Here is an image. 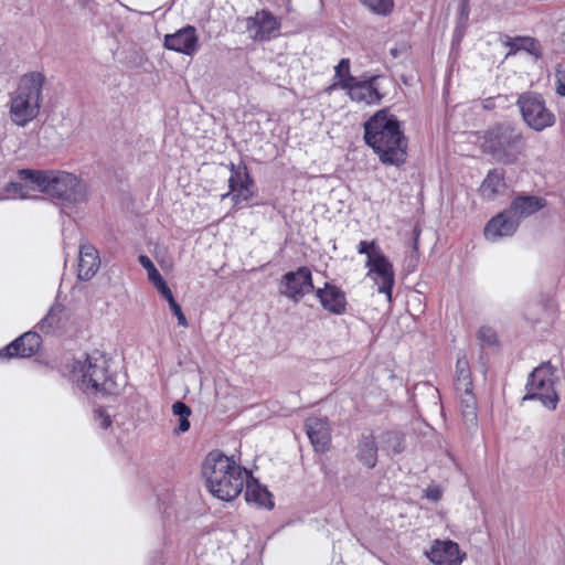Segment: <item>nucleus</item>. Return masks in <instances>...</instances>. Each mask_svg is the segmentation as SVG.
<instances>
[{
	"label": "nucleus",
	"mask_w": 565,
	"mask_h": 565,
	"mask_svg": "<svg viewBox=\"0 0 565 565\" xmlns=\"http://www.w3.org/2000/svg\"><path fill=\"white\" fill-rule=\"evenodd\" d=\"M364 139L387 164H401L406 159V140L394 116L377 111L364 125Z\"/></svg>",
	"instance_id": "1"
},
{
	"label": "nucleus",
	"mask_w": 565,
	"mask_h": 565,
	"mask_svg": "<svg viewBox=\"0 0 565 565\" xmlns=\"http://www.w3.org/2000/svg\"><path fill=\"white\" fill-rule=\"evenodd\" d=\"M471 393H472V390L470 391V393L465 392V394L461 397V403L467 408L468 414L471 415V417L475 419L476 418V414H475L476 401Z\"/></svg>",
	"instance_id": "33"
},
{
	"label": "nucleus",
	"mask_w": 565,
	"mask_h": 565,
	"mask_svg": "<svg viewBox=\"0 0 565 565\" xmlns=\"http://www.w3.org/2000/svg\"><path fill=\"white\" fill-rule=\"evenodd\" d=\"M347 93L352 102L366 106L377 103L381 98L370 81L356 79L349 86Z\"/></svg>",
	"instance_id": "18"
},
{
	"label": "nucleus",
	"mask_w": 565,
	"mask_h": 565,
	"mask_svg": "<svg viewBox=\"0 0 565 565\" xmlns=\"http://www.w3.org/2000/svg\"><path fill=\"white\" fill-rule=\"evenodd\" d=\"M521 135L512 127L500 126L490 130L486 137L484 148L500 160L514 161Z\"/></svg>",
	"instance_id": "6"
},
{
	"label": "nucleus",
	"mask_w": 565,
	"mask_h": 565,
	"mask_svg": "<svg viewBox=\"0 0 565 565\" xmlns=\"http://www.w3.org/2000/svg\"><path fill=\"white\" fill-rule=\"evenodd\" d=\"M177 318L181 326H183V327L186 326V319L182 311L177 315Z\"/></svg>",
	"instance_id": "38"
},
{
	"label": "nucleus",
	"mask_w": 565,
	"mask_h": 565,
	"mask_svg": "<svg viewBox=\"0 0 565 565\" xmlns=\"http://www.w3.org/2000/svg\"><path fill=\"white\" fill-rule=\"evenodd\" d=\"M335 75H334V82L330 86L326 88V92L328 94H331L333 89L337 87H341L342 89L347 90L351 84H353L358 78L353 77L350 74V67H349V61L342 60L337 66H335Z\"/></svg>",
	"instance_id": "26"
},
{
	"label": "nucleus",
	"mask_w": 565,
	"mask_h": 565,
	"mask_svg": "<svg viewBox=\"0 0 565 565\" xmlns=\"http://www.w3.org/2000/svg\"><path fill=\"white\" fill-rule=\"evenodd\" d=\"M369 10L376 14L387 15L393 9V0H360Z\"/></svg>",
	"instance_id": "29"
},
{
	"label": "nucleus",
	"mask_w": 565,
	"mask_h": 565,
	"mask_svg": "<svg viewBox=\"0 0 565 565\" xmlns=\"http://www.w3.org/2000/svg\"><path fill=\"white\" fill-rule=\"evenodd\" d=\"M278 28V20L267 11H259L247 20V32L255 40L267 39Z\"/></svg>",
	"instance_id": "14"
},
{
	"label": "nucleus",
	"mask_w": 565,
	"mask_h": 565,
	"mask_svg": "<svg viewBox=\"0 0 565 565\" xmlns=\"http://www.w3.org/2000/svg\"><path fill=\"white\" fill-rule=\"evenodd\" d=\"M148 273V279L153 284V286L157 288V290L161 294H163L166 290H169L170 288L167 286L166 281L162 279L161 275L157 270L156 267H152Z\"/></svg>",
	"instance_id": "31"
},
{
	"label": "nucleus",
	"mask_w": 565,
	"mask_h": 565,
	"mask_svg": "<svg viewBox=\"0 0 565 565\" xmlns=\"http://www.w3.org/2000/svg\"><path fill=\"white\" fill-rule=\"evenodd\" d=\"M245 498L249 502H255L263 507H270V494L256 479L248 476L246 472L245 483Z\"/></svg>",
	"instance_id": "24"
},
{
	"label": "nucleus",
	"mask_w": 565,
	"mask_h": 565,
	"mask_svg": "<svg viewBox=\"0 0 565 565\" xmlns=\"http://www.w3.org/2000/svg\"><path fill=\"white\" fill-rule=\"evenodd\" d=\"M71 184L72 185L67 188V193L64 198V201L71 205L86 202L89 196L88 185L75 174L72 175Z\"/></svg>",
	"instance_id": "25"
},
{
	"label": "nucleus",
	"mask_w": 565,
	"mask_h": 565,
	"mask_svg": "<svg viewBox=\"0 0 565 565\" xmlns=\"http://www.w3.org/2000/svg\"><path fill=\"white\" fill-rule=\"evenodd\" d=\"M317 297L326 310L334 315H342L345 311V296L339 288L326 285L324 288L317 290Z\"/></svg>",
	"instance_id": "17"
},
{
	"label": "nucleus",
	"mask_w": 565,
	"mask_h": 565,
	"mask_svg": "<svg viewBox=\"0 0 565 565\" xmlns=\"http://www.w3.org/2000/svg\"><path fill=\"white\" fill-rule=\"evenodd\" d=\"M109 425H110V419H109V418L105 419V422H104V426H105V427H108Z\"/></svg>",
	"instance_id": "40"
},
{
	"label": "nucleus",
	"mask_w": 565,
	"mask_h": 565,
	"mask_svg": "<svg viewBox=\"0 0 565 565\" xmlns=\"http://www.w3.org/2000/svg\"><path fill=\"white\" fill-rule=\"evenodd\" d=\"M479 339L489 345H493L498 342V335L495 331L489 327H483L480 329Z\"/></svg>",
	"instance_id": "32"
},
{
	"label": "nucleus",
	"mask_w": 565,
	"mask_h": 565,
	"mask_svg": "<svg viewBox=\"0 0 565 565\" xmlns=\"http://www.w3.org/2000/svg\"><path fill=\"white\" fill-rule=\"evenodd\" d=\"M558 93H559L561 95H565V86L559 87V88H558Z\"/></svg>",
	"instance_id": "39"
},
{
	"label": "nucleus",
	"mask_w": 565,
	"mask_h": 565,
	"mask_svg": "<svg viewBox=\"0 0 565 565\" xmlns=\"http://www.w3.org/2000/svg\"><path fill=\"white\" fill-rule=\"evenodd\" d=\"M40 338L35 333H24L17 341L11 343L6 349V355L9 358L12 356H29L31 355L39 347Z\"/></svg>",
	"instance_id": "19"
},
{
	"label": "nucleus",
	"mask_w": 565,
	"mask_h": 565,
	"mask_svg": "<svg viewBox=\"0 0 565 565\" xmlns=\"http://www.w3.org/2000/svg\"><path fill=\"white\" fill-rule=\"evenodd\" d=\"M47 174L46 172L34 170H20L18 172V178L23 183L26 196L30 192L45 193Z\"/></svg>",
	"instance_id": "21"
},
{
	"label": "nucleus",
	"mask_w": 565,
	"mask_h": 565,
	"mask_svg": "<svg viewBox=\"0 0 565 565\" xmlns=\"http://www.w3.org/2000/svg\"><path fill=\"white\" fill-rule=\"evenodd\" d=\"M359 252L366 255V279L372 281L379 292L385 294L386 301H391L394 284V270L390 260L382 250L372 242H361Z\"/></svg>",
	"instance_id": "4"
},
{
	"label": "nucleus",
	"mask_w": 565,
	"mask_h": 565,
	"mask_svg": "<svg viewBox=\"0 0 565 565\" xmlns=\"http://www.w3.org/2000/svg\"><path fill=\"white\" fill-rule=\"evenodd\" d=\"M312 288L311 274L307 268H299L295 273L286 274L280 286L281 292L295 301H298Z\"/></svg>",
	"instance_id": "9"
},
{
	"label": "nucleus",
	"mask_w": 565,
	"mask_h": 565,
	"mask_svg": "<svg viewBox=\"0 0 565 565\" xmlns=\"http://www.w3.org/2000/svg\"><path fill=\"white\" fill-rule=\"evenodd\" d=\"M161 296L163 298L167 299V301L169 302V306L171 308V310L173 311V313L177 316L179 312H181V307L177 303V301L174 300L173 298V295L171 292V290H166L163 294H161Z\"/></svg>",
	"instance_id": "36"
},
{
	"label": "nucleus",
	"mask_w": 565,
	"mask_h": 565,
	"mask_svg": "<svg viewBox=\"0 0 565 565\" xmlns=\"http://www.w3.org/2000/svg\"><path fill=\"white\" fill-rule=\"evenodd\" d=\"M43 84L44 75L38 72L20 78L10 107V116L15 125L23 127L39 115Z\"/></svg>",
	"instance_id": "3"
},
{
	"label": "nucleus",
	"mask_w": 565,
	"mask_h": 565,
	"mask_svg": "<svg viewBox=\"0 0 565 565\" xmlns=\"http://www.w3.org/2000/svg\"><path fill=\"white\" fill-rule=\"evenodd\" d=\"M557 369L551 363H543L531 373L524 398H539L544 405L554 408L558 401L556 382Z\"/></svg>",
	"instance_id": "5"
},
{
	"label": "nucleus",
	"mask_w": 565,
	"mask_h": 565,
	"mask_svg": "<svg viewBox=\"0 0 565 565\" xmlns=\"http://www.w3.org/2000/svg\"><path fill=\"white\" fill-rule=\"evenodd\" d=\"M139 263L147 271L154 267L153 263L147 256L143 255L139 257Z\"/></svg>",
	"instance_id": "37"
},
{
	"label": "nucleus",
	"mask_w": 565,
	"mask_h": 565,
	"mask_svg": "<svg viewBox=\"0 0 565 565\" xmlns=\"http://www.w3.org/2000/svg\"><path fill=\"white\" fill-rule=\"evenodd\" d=\"M100 257L97 248L90 244H82L78 252L77 277L90 280L99 270Z\"/></svg>",
	"instance_id": "13"
},
{
	"label": "nucleus",
	"mask_w": 565,
	"mask_h": 565,
	"mask_svg": "<svg viewBox=\"0 0 565 565\" xmlns=\"http://www.w3.org/2000/svg\"><path fill=\"white\" fill-rule=\"evenodd\" d=\"M75 371L79 374L83 382L90 384L94 388H98L99 382L104 377L102 356L88 355L84 361L77 363Z\"/></svg>",
	"instance_id": "16"
},
{
	"label": "nucleus",
	"mask_w": 565,
	"mask_h": 565,
	"mask_svg": "<svg viewBox=\"0 0 565 565\" xmlns=\"http://www.w3.org/2000/svg\"><path fill=\"white\" fill-rule=\"evenodd\" d=\"M519 103L522 116L531 128L541 131L553 125L554 116L539 95H524Z\"/></svg>",
	"instance_id": "7"
},
{
	"label": "nucleus",
	"mask_w": 565,
	"mask_h": 565,
	"mask_svg": "<svg viewBox=\"0 0 565 565\" xmlns=\"http://www.w3.org/2000/svg\"><path fill=\"white\" fill-rule=\"evenodd\" d=\"M361 460L367 467H374L376 463V447L372 439H367L361 450H360Z\"/></svg>",
	"instance_id": "30"
},
{
	"label": "nucleus",
	"mask_w": 565,
	"mask_h": 565,
	"mask_svg": "<svg viewBox=\"0 0 565 565\" xmlns=\"http://www.w3.org/2000/svg\"><path fill=\"white\" fill-rule=\"evenodd\" d=\"M228 183L230 192L223 194L222 200H225L230 196V193H233L232 201L236 205L241 200L247 201L253 196V180L245 169L234 170Z\"/></svg>",
	"instance_id": "12"
},
{
	"label": "nucleus",
	"mask_w": 565,
	"mask_h": 565,
	"mask_svg": "<svg viewBox=\"0 0 565 565\" xmlns=\"http://www.w3.org/2000/svg\"><path fill=\"white\" fill-rule=\"evenodd\" d=\"M6 191L9 193L20 194L22 199L26 198V193L23 190V183L21 181L10 182L6 186Z\"/></svg>",
	"instance_id": "35"
},
{
	"label": "nucleus",
	"mask_w": 565,
	"mask_h": 565,
	"mask_svg": "<svg viewBox=\"0 0 565 565\" xmlns=\"http://www.w3.org/2000/svg\"><path fill=\"white\" fill-rule=\"evenodd\" d=\"M457 386L466 393L472 390V382L470 379L469 363L466 358H460L456 364Z\"/></svg>",
	"instance_id": "27"
},
{
	"label": "nucleus",
	"mask_w": 565,
	"mask_h": 565,
	"mask_svg": "<svg viewBox=\"0 0 565 565\" xmlns=\"http://www.w3.org/2000/svg\"><path fill=\"white\" fill-rule=\"evenodd\" d=\"M505 190L503 172L493 170L489 172L482 184L480 185V195L484 199L492 200L495 195L502 194Z\"/></svg>",
	"instance_id": "22"
},
{
	"label": "nucleus",
	"mask_w": 565,
	"mask_h": 565,
	"mask_svg": "<svg viewBox=\"0 0 565 565\" xmlns=\"http://www.w3.org/2000/svg\"><path fill=\"white\" fill-rule=\"evenodd\" d=\"M425 555L434 565H460L465 557L457 543L440 540L434 541Z\"/></svg>",
	"instance_id": "8"
},
{
	"label": "nucleus",
	"mask_w": 565,
	"mask_h": 565,
	"mask_svg": "<svg viewBox=\"0 0 565 565\" xmlns=\"http://www.w3.org/2000/svg\"><path fill=\"white\" fill-rule=\"evenodd\" d=\"M545 202L535 196L516 198L510 207V213L518 217H527L544 207Z\"/></svg>",
	"instance_id": "23"
},
{
	"label": "nucleus",
	"mask_w": 565,
	"mask_h": 565,
	"mask_svg": "<svg viewBox=\"0 0 565 565\" xmlns=\"http://www.w3.org/2000/svg\"><path fill=\"white\" fill-rule=\"evenodd\" d=\"M516 227L518 221L510 215V212H501L487 223L484 236L489 241H497L512 235L516 231Z\"/></svg>",
	"instance_id": "15"
},
{
	"label": "nucleus",
	"mask_w": 565,
	"mask_h": 565,
	"mask_svg": "<svg viewBox=\"0 0 565 565\" xmlns=\"http://www.w3.org/2000/svg\"><path fill=\"white\" fill-rule=\"evenodd\" d=\"M172 412L178 417L175 433L182 434L188 431L190 428L189 416L191 415V409L184 403L177 402L172 406Z\"/></svg>",
	"instance_id": "28"
},
{
	"label": "nucleus",
	"mask_w": 565,
	"mask_h": 565,
	"mask_svg": "<svg viewBox=\"0 0 565 565\" xmlns=\"http://www.w3.org/2000/svg\"><path fill=\"white\" fill-rule=\"evenodd\" d=\"M306 433L318 452H326L331 443V425L326 417H310L305 424Z\"/></svg>",
	"instance_id": "10"
},
{
	"label": "nucleus",
	"mask_w": 565,
	"mask_h": 565,
	"mask_svg": "<svg viewBox=\"0 0 565 565\" xmlns=\"http://www.w3.org/2000/svg\"><path fill=\"white\" fill-rule=\"evenodd\" d=\"M444 490L439 486H430L426 490V498L430 501L437 502L441 499Z\"/></svg>",
	"instance_id": "34"
},
{
	"label": "nucleus",
	"mask_w": 565,
	"mask_h": 565,
	"mask_svg": "<svg viewBox=\"0 0 565 565\" xmlns=\"http://www.w3.org/2000/svg\"><path fill=\"white\" fill-rule=\"evenodd\" d=\"M202 475L209 491L224 501L236 498L246 479L245 470L227 456L217 452H212L206 457Z\"/></svg>",
	"instance_id": "2"
},
{
	"label": "nucleus",
	"mask_w": 565,
	"mask_h": 565,
	"mask_svg": "<svg viewBox=\"0 0 565 565\" xmlns=\"http://www.w3.org/2000/svg\"><path fill=\"white\" fill-rule=\"evenodd\" d=\"M164 47L186 55H192L198 47V35L195 29L186 26L173 34H167L163 42Z\"/></svg>",
	"instance_id": "11"
},
{
	"label": "nucleus",
	"mask_w": 565,
	"mask_h": 565,
	"mask_svg": "<svg viewBox=\"0 0 565 565\" xmlns=\"http://www.w3.org/2000/svg\"><path fill=\"white\" fill-rule=\"evenodd\" d=\"M72 173L49 172L45 194L64 200L72 181Z\"/></svg>",
	"instance_id": "20"
}]
</instances>
